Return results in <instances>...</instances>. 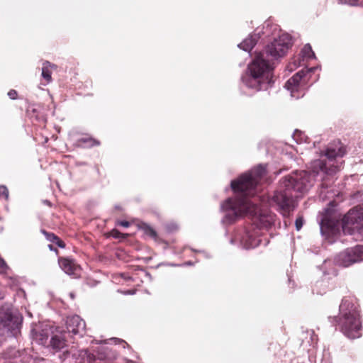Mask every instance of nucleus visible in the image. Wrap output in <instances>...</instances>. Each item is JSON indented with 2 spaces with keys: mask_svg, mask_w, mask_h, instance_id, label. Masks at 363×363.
Segmentation results:
<instances>
[{
  "mask_svg": "<svg viewBox=\"0 0 363 363\" xmlns=\"http://www.w3.org/2000/svg\"><path fill=\"white\" fill-rule=\"evenodd\" d=\"M265 173L266 167L259 164L233 180L230 186L236 195L220 204L221 223L225 225H231L244 216L252 219L251 226L238 230L230 240L231 244L238 243L243 249L257 247L261 242L259 230L269 228L275 221V215L264 208L265 199L255 196L256 187Z\"/></svg>",
  "mask_w": 363,
  "mask_h": 363,
  "instance_id": "nucleus-1",
  "label": "nucleus"
},
{
  "mask_svg": "<svg viewBox=\"0 0 363 363\" xmlns=\"http://www.w3.org/2000/svg\"><path fill=\"white\" fill-rule=\"evenodd\" d=\"M363 260V246L357 245L345 250L335 258L336 264L347 267Z\"/></svg>",
  "mask_w": 363,
  "mask_h": 363,
  "instance_id": "nucleus-9",
  "label": "nucleus"
},
{
  "mask_svg": "<svg viewBox=\"0 0 363 363\" xmlns=\"http://www.w3.org/2000/svg\"><path fill=\"white\" fill-rule=\"evenodd\" d=\"M206 257H208V256H207L206 253L205 252H201Z\"/></svg>",
  "mask_w": 363,
  "mask_h": 363,
  "instance_id": "nucleus-40",
  "label": "nucleus"
},
{
  "mask_svg": "<svg viewBox=\"0 0 363 363\" xmlns=\"http://www.w3.org/2000/svg\"><path fill=\"white\" fill-rule=\"evenodd\" d=\"M56 68L54 64L48 61H45L43 63L41 77L45 80V82H41L39 85V89H43L41 85L46 86L52 82V69Z\"/></svg>",
  "mask_w": 363,
  "mask_h": 363,
  "instance_id": "nucleus-13",
  "label": "nucleus"
},
{
  "mask_svg": "<svg viewBox=\"0 0 363 363\" xmlns=\"http://www.w3.org/2000/svg\"><path fill=\"white\" fill-rule=\"evenodd\" d=\"M6 268V264L5 261L1 257H0V273L4 272Z\"/></svg>",
  "mask_w": 363,
  "mask_h": 363,
  "instance_id": "nucleus-28",
  "label": "nucleus"
},
{
  "mask_svg": "<svg viewBox=\"0 0 363 363\" xmlns=\"http://www.w3.org/2000/svg\"><path fill=\"white\" fill-rule=\"evenodd\" d=\"M345 154L342 146L328 147L320 158L311 162L310 172L296 171L284 177L279 189L267 200L271 206H276L284 216H287L295 208V199L303 196L313 185L315 178L325 180L336 174L342 164L341 157Z\"/></svg>",
  "mask_w": 363,
  "mask_h": 363,
  "instance_id": "nucleus-2",
  "label": "nucleus"
},
{
  "mask_svg": "<svg viewBox=\"0 0 363 363\" xmlns=\"http://www.w3.org/2000/svg\"><path fill=\"white\" fill-rule=\"evenodd\" d=\"M58 263L65 274L73 277H78L79 276L80 267L73 259L60 257L58 259Z\"/></svg>",
  "mask_w": 363,
  "mask_h": 363,
  "instance_id": "nucleus-11",
  "label": "nucleus"
},
{
  "mask_svg": "<svg viewBox=\"0 0 363 363\" xmlns=\"http://www.w3.org/2000/svg\"><path fill=\"white\" fill-rule=\"evenodd\" d=\"M104 342V345L98 347L96 350V354L89 352L87 350H82L77 351V354L72 352V356L74 358H81V361L79 363H84L85 361L88 363H92L96 359L104 361L106 363H112L116 359L118 354L107 345L113 342L115 344L122 343L123 348H125L126 345L128 346L124 340L118 338H111Z\"/></svg>",
  "mask_w": 363,
  "mask_h": 363,
  "instance_id": "nucleus-5",
  "label": "nucleus"
},
{
  "mask_svg": "<svg viewBox=\"0 0 363 363\" xmlns=\"http://www.w3.org/2000/svg\"><path fill=\"white\" fill-rule=\"evenodd\" d=\"M315 290H316V293L320 294H323L325 292V291H318L316 287H315V289H313V291H315Z\"/></svg>",
  "mask_w": 363,
  "mask_h": 363,
  "instance_id": "nucleus-34",
  "label": "nucleus"
},
{
  "mask_svg": "<svg viewBox=\"0 0 363 363\" xmlns=\"http://www.w3.org/2000/svg\"><path fill=\"white\" fill-rule=\"evenodd\" d=\"M191 264H192V262L189 261V262H185L183 265L189 266V265H191Z\"/></svg>",
  "mask_w": 363,
  "mask_h": 363,
  "instance_id": "nucleus-37",
  "label": "nucleus"
},
{
  "mask_svg": "<svg viewBox=\"0 0 363 363\" xmlns=\"http://www.w3.org/2000/svg\"><path fill=\"white\" fill-rule=\"evenodd\" d=\"M340 4H347L349 6H363V0H337Z\"/></svg>",
  "mask_w": 363,
  "mask_h": 363,
  "instance_id": "nucleus-21",
  "label": "nucleus"
},
{
  "mask_svg": "<svg viewBox=\"0 0 363 363\" xmlns=\"http://www.w3.org/2000/svg\"><path fill=\"white\" fill-rule=\"evenodd\" d=\"M336 321L342 333L348 338L355 339L361 336L359 312L350 299H342L340 305V315Z\"/></svg>",
  "mask_w": 363,
  "mask_h": 363,
  "instance_id": "nucleus-4",
  "label": "nucleus"
},
{
  "mask_svg": "<svg viewBox=\"0 0 363 363\" xmlns=\"http://www.w3.org/2000/svg\"><path fill=\"white\" fill-rule=\"evenodd\" d=\"M32 335L34 340L40 345H45L49 337V329L46 327L40 330L38 327L32 329Z\"/></svg>",
  "mask_w": 363,
  "mask_h": 363,
  "instance_id": "nucleus-14",
  "label": "nucleus"
},
{
  "mask_svg": "<svg viewBox=\"0 0 363 363\" xmlns=\"http://www.w3.org/2000/svg\"><path fill=\"white\" fill-rule=\"evenodd\" d=\"M79 145L84 147H91L95 145H99V142L88 137L82 138L78 140Z\"/></svg>",
  "mask_w": 363,
  "mask_h": 363,
  "instance_id": "nucleus-18",
  "label": "nucleus"
},
{
  "mask_svg": "<svg viewBox=\"0 0 363 363\" xmlns=\"http://www.w3.org/2000/svg\"><path fill=\"white\" fill-rule=\"evenodd\" d=\"M166 228L169 232H172L177 229V224L172 223L167 224Z\"/></svg>",
  "mask_w": 363,
  "mask_h": 363,
  "instance_id": "nucleus-26",
  "label": "nucleus"
},
{
  "mask_svg": "<svg viewBox=\"0 0 363 363\" xmlns=\"http://www.w3.org/2000/svg\"><path fill=\"white\" fill-rule=\"evenodd\" d=\"M49 203H50L49 201L45 202V204H49Z\"/></svg>",
  "mask_w": 363,
  "mask_h": 363,
  "instance_id": "nucleus-42",
  "label": "nucleus"
},
{
  "mask_svg": "<svg viewBox=\"0 0 363 363\" xmlns=\"http://www.w3.org/2000/svg\"><path fill=\"white\" fill-rule=\"evenodd\" d=\"M259 37L257 34L250 35L242 42L238 44V48L245 52H250L253 47L256 45Z\"/></svg>",
  "mask_w": 363,
  "mask_h": 363,
  "instance_id": "nucleus-15",
  "label": "nucleus"
},
{
  "mask_svg": "<svg viewBox=\"0 0 363 363\" xmlns=\"http://www.w3.org/2000/svg\"><path fill=\"white\" fill-rule=\"evenodd\" d=\"M49 203H50L49 201L45 202V204H49Z\"/></svg>",
  "mask_w": 363,
  "mask_h": 363,
  "instance_id": "nucleus-43",
  "label": "nucleus"
},
{
  "mask_svg": "<svg viewBox=\"0 0 363 363\" xmlns=\"http://www.w3.org/2000/svg\"><path fill=\"white\" fill-rule=\"evenodd\" d=\"M28 315L30 317H31V316H32V314H31L30 313H29V312H28Z\"/></svg>",
  "mask_w": 363,
  "mask_h": 363,
  "instance_id": "nucleus-41",
  "label": "nucleus"
},
{
  "mask_svg": "<svg viewBox=\"0 0 363 363\" xmlns=\"http://www.w3.org/2000/svg\"><path fill=\"white\" fill-rule=\"evenodd\" d=\"M293 138L298 144L308 143L309 138L306 134L300 130H295L293 134Z\"/></svg>",
  "mask_w": 363,
  "mask_h": 363,
  "instance_id": "nucleus-19",
  "label": "nucleus"
},
{
  "mask_svg": "<svg viewBox=\"0 0 363 363\" xmlns=\"http://www.w3.org/2000/svg\"><path fill=\"white\" fill-rule=\"evenodd\" d=\"M303 225V219L302 217H298L296 219L295 226L297 230H300Z\"/></svg>",
  "mask_w": 363,
  "mask_h": 363,
  "instance_id": "nucleus-24",
  "label": "nucleus"
},
{
  "mask_svg": "<svg viewBox=\"0 0 363 363\" xmlns=\"http://www.w3.org/2000/svg\"><path fill=\"white\" fill-rule=\"evenodd\" d=\"M17 95H18L17 91L14 89H11L8 92V96L11 99H16L17 98Z\"/></svg>",
  "mask_w": 363,
  "mask_h": 363,
  "instance_id": "nucleus-27",
  "label": "nucleus"
},
{
  "mask_svg": "<svg viewBox=\"0 0 363 363\" xmlns=\"http://www.w3.org/2000/svg\"><path fill=\"white\" fill-rule=\"evenodd\" d=\"M342 228L345 233L352 234L357 230L363 235V208H354L345 215L342 220Z\"/></svg>",
  "mask_w": 363,
  "mask_h": 363,
  "instance_id": "nucleus-7",
  "label": "nucleus"
},
{
  "mask_svg": "<svg viewBox=\"0 0 363 363\" xmlns=\"http://www.w3.org/2000/svg\"><path fill=\"white\" fill-rule=\"evenodd\" d=\"M23 317L11 304L4 303L0 307V336L16 335L22 323Z\"/></svg>",
  "mask_w": 363,
  "mask_h": 363,
  "instance_id": "nucleus-6",
  "label": "nucleus"
},
{
  "mask_svg": "<svg viewBox=\"0 0 363 363\" xmlns=\"http://www.w3.org/2000/svg\"><path fill=\"white\" fill-rule=\"evenodd\" d=\"M50 236L52 237L53 240H55L54 242H55L60 247L64 248L65 247L64 242L61 240L59 238L55 236L54 234H51Z\"/></svg>",
  "mask_w": 363,
  "mask_h": 363,
  "instance_id": "nucleus-23",
  "label": "nucleus"
},
{
  "mask_svg": "<svg viewBox=\"0 0 363 363\" xmlns=\"http://www.w3.org/2000/svg\"><path fill=\"white\" fill-rule=\"evenodd\" d=\"M48 247H49L50 250H54L52 245H49Z\"/></svg>",
  "mask_w": 363,
  "mask_h": 363,
  "instance_id": "nucleus-39",
  "label": "nucleus"
},
{
  "mask_svg": "<svg viewBox=\"0 0 363 363\" xmlns=\"http://www.w3.org/2000/svg\"><path fill=\"white\" fill-rule=\"evenodd\" d=\"M65 346V340L62 334L55 335L50 340V347L52 349L58 351Z\"/></svg>",
  "mask_w": 363,
  "mask_h": 363,
  "instance_id": "nucleus-16",
  "label": "nucleus"
},
{
  "mask_svg": "<svg viewBox=\"0 0 363 363\" xmlns=\"http://www.w3.org/2000/svg\"><path fill=\"white\" fill-rule=\"evenodd\" d=\"M45 233V235H46V238L48 240L51 241V242H55V240H53V238L52 237H50V235L52 234V233H46V232H43Z\"/></svg>",
  "mask_w": 363,
  "mask_h": 363,
  "instance_id": "nucleus-30",
  "label": "nucleus"
},
{
  "mask_svg": "<svg viewBox=\"0 0 363 363\" xmlns=\"http://www.w3.org/2000/svg\"><path fill=\"white\" fill-rule=\"evenodd\" d=\"M68 333L82 336L85 331V322L77 315L69 316L66 320Z\"/></svg>",
  "mask_w": 363,
  "mask_h": 363,
  "instance_id": "nucleus-10",
  "label": "nucleus"
},
{
  "mask_svg": "<svg viewBox=\"0 0 363 363\" xmlns=\"http://www.w3.org/2000/svg\"><path fill=\"white\" fill-rule=\"evenodd\" d=\"M134 292L133 291H127L125 292H124V294H133Z\"/></svg>",
  "mask_w": 363,
  "mask_h": 363,
  "instance_id": "nucleus-38",
  "label": "nucleus"
},
{
  "mask_svg": "<svg viewBox=\"0 0 363 363\" xmlns=\"http://www.w3.org/2000/svg\"><path fill=\"white\" fill-rule=\"evenodd\" d=\"M315 69L314 67L307 71L302 69L287 80L284 87L290 92L292 98L297 99L304 96L306 89V73L313 72Z\"/></svg>",
  "mask_w": 363,
  "mask_h": 363,
  "instance_id": "nucleus-8",
  "label": "nucleus"
},
{
  "mask_svg": "<svg viewBox=\"0 0 363 363\" xmlns=\"http://www.w3.org/2000/svg\"><path fill=\"white\" fill-rule=\"evenodd\" d=\"M140 227L145 234L154 239L157 238V233L150 225L144 223L141 224Z\"/></svg>",
  "mask_w": 363,
  "mask_h": 363,
  "instance_id": "nucleus-20",
  "label": "nucleus"
},
{
  "mask_svg": "<svg viewBox=\"0 0 363 363\" xmlns=\"http://www.w3.org/2000/svg\"><path fill=\"white\" fill-rule=\"evenodd\" d=\"M5 297L4 293L1 291H0V300L4 299Z\"/></svg>",
  "mask_w": 363,
  "mask_h": 363,
  "instance_id": "nucleus-35",
  "label": "nucleus"
},
{
  "mask_svg": "<svg viewBox=\"0 0 363 363\" xmlns=\"http://www.w3.org/2000/svg\"><path fill=\"white\" fill-rule=\"evenodd\" d=\"M123 363H135L134 361L128 359V358L123 359Z\"/></svg>",
  "mask_w": 363,
  "mask_h": 363,
  "instance_id": "nucleus-32",
  "label": "nucleus"
},
{
  "mask_svg": "<svg viewBox=\"0 0 363 363\" xmlns=\"http://www.w3.org/2000/svg\"><path fill=\"white\" fill-rule=\"evenodd\" d=\"M288 33H281L262 52L255 54L240 77V88L252 95L267 90L273 84V60L284 57L292 46Z\"/></svg>",
  "mask_w": 363,
  "mask_h": 363,
  "instance_id": "nucleus-3",
  "label": "nucleus"
},
{
  "mask_svg": "<svg viewBox=\"0 0 363 363\" xmlns=\"http://www.w3.org/2000/svg\"><path fill=\"white\" fill-rule=\"evenodd\" d=\"M315 57V56L311 46L309 44L305 45L300 53V58H301L302 61H307Z\"/></svg>",
  "mask_w": 363,
  "mask_h": 363,
  "instance_id": "nucleus-17",
  "label": "nucleus"
},
{
  "mask_svg": "<svg viewBox=\"0 0 363 363\" xmlns=\"http://www.w3.org/2000/svg\"><path fill=\"white\" fill-rule=\"evenodd\" d=\"M0 196H3L6 199V200L9 199V193L6 186H0Z\"/></svg>",
  "mask_w": 363,
  "mask_h": 363,
  "instance_id": "nucleus-22",
  "label": "nucleus"
},
{
  "mask_svg": "<svg viewBox=\"0 0 363 363\" xmlns=\"http://www.w3.org/2000/svg\"><path fill=\"white\" fill-rule=\"evenodd\" d=\"M323 285H325V282H324L323 281H318V282L316 283L315 287H316V288H318V287H319V286H323Z\"/></svg>",
  "mask_w": 363,
  "mask_h": 363,
  "instance_id": "nucleus-33",
  "label": "nucleus"
},
{
  "mask_svg": "<svg viewBox=\"0 0 363 363\" xmlns=\"http://www.w3.org/2000/svg\"><path fill=\"white\" fill-rule=\"evenodd\" d=\"M298 62H297V60H294V62H293V63L294 64V67H298V66H301V60H300V59H299V58L298 59Z\"/></svg>",
  "mask_w": 363,
  "mask_h": 363,
  "instance_id": "nucleus-31",
  "label": "nucleus"
},
{
  "mask_svg": "<svg viewBox=\"0 0 363 363\" xmlns=\"http://www.w3.org/2000/svg\"><path fill=\"white\" fill-rule=\"evenodd\" d=\"M69 296L70 298H71V299H72V300H73V299L74 298V297H75V295H74V294L73 292H70V293L69 294Z\"/></svg>",
  "mask_w": 363,
  "mask_h": 363,
  "instance_id": "nucleus-36",
  "label": "nucleus"
},
{
  "mask_svg": "<svg viewBox=\"0 0 363 363\" xmlns=\"http://www.w3.org/2000/svg\"><path fill=\"white\" fill-rule=\"evenodd\" d=\"M320 229L323 235L329 236L337 232V221L330 220L327 216H323L320 220Z\"/></svg>",
  "mask_w": 363,
  "mask_h": 363,
  "instance_id": "nucleus-12",
  "label": "nucleus"
},
{
  "mask_svg": "<svg viewBox=\"0 0 363 363\" xmlns=\"http://www.w3.org/2000/svg\"><path fill=\"white\" fill-rule=\"evenodd\" d=\"M118 224L124 228H128L130 225V223L125 220L119 221Z\"/></svg>",
  "mask_w": 363,
  "mask_h": 363,
  "instance_id": "nucleus-29",
  "label": "nucleus"
},
{
  "mask_svg": "<svg viewBox=\"0 0 363 363\" xmlns=\"http://www.w3.org/2000/svg\"><path fill=\"white\" fill-rule=\"evenodd\" d=\"M111 235L115 238H120L121 237L125 238L127 235L122 234L117 230H113Z\"/></svg>",
  "mask_w": 363,
  "mask_h": 363,
  "instance_id": "nucleus-25",
  "label": "nucleus"
}]
</instances>
